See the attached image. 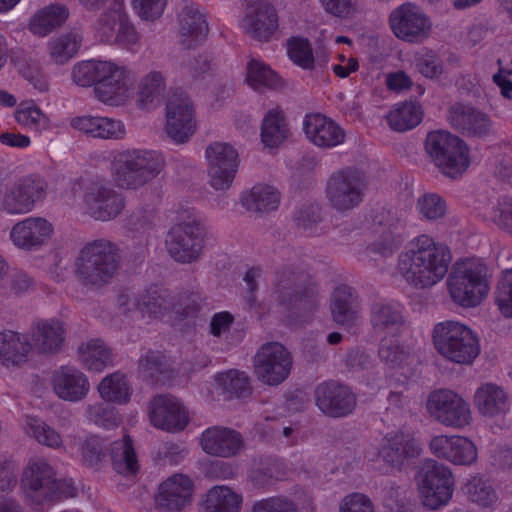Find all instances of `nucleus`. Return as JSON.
<instances>
[{"label":"nucleus","mask_w":512,"mask_h":512,"mask_svg":"<svg viewBox=\"0 0 512 512\" xmlns=\"http://www.w3.org/2000/svg\"><path fill=\"white\" fill-rule=\"evenodd\" d=\"M421 504L432 511L450 502L454 493V477L449 467L433 459L423 461L415 475Z\"/></svg>","instance_id":"obj_13"},{"label":"nucleus","mask_w":512,"mask_h":512,"mask_svg":"<svg viewBox=\"0 0 512 512\" xmlns=\"http://www.w3.org/2000/svg\"><path fill=\"white\" fill-rule=\"evenodd\" d=\"M110 458L117 473L134 475L139 469L132 440L127 435L111 444Z\"/></svg>","instance_id":"obj_47"},{"label":"nucleus","mask_w":512,"mask_h":512,"mask_svg":"<svg viewBox=\"0 0 512 512\" xmlns=\"http://www.w3.org/2000/svg\"><path fill=\"white\" fill-rule=\"evenodd\" d=\"M118 307L121 313H133V317L146 315L149 318H166L167 321L176 323L186 318H194L199 310L195 295L182 298L179 303H172L168 291L153 286L146 291L141 299L135 297L134 293L127 291L118 296Z\"/></svg>","instance_id":"obj_3"},{"label":"nucleus","mask_w":512,"mask_h":512,"mask_svg":"<svg viewBox=\"0 0 512 512\" xmlns=\"http://www.w3.org/2000/svg\"><path fill=\"white\" fill-rule=\"evenodd\" d=\"M215 383L222 394L243 397L250 391L249 378L244 372L229 370L216 375Z\"/></svg>","instance_id":"obj_55"},{"label":"nucleus","mask_w":512,"mask_h":512,"mask_svg":"<svg viewBox=\"0 0 512 512\" xmlns=\"http://www.w3.org/2000/svg\"><path fill=\"white\" fill-rule=\"evenodd\" d=\"M201 447L210 455L232 457L243 447L241 434L225 427H209L201 435Z\"/></svg>","instance_id":"obj_32"},{"label":"nucleus","mask_w":512,"mask_h":512,"mask_svg":"<svg viewBox=\"0 0 512 512\" xmlns=\"http://www.w3.org/2000/svg\"><path fill=\"white\" fill-rule=\"evenodd\" d=\"M422 119V106L414 101L396 104L387 115L390 127L400 132L415 128L421 123Z\"/></svg>","instance_id":"obj_46"},{"label":"nucleus","mask_w":512,"mask_h":512,"mask_svg":"<svg viewBox=\"0 0 512 512\" xmlns=\"http://www.w3.org/2000/svg\"><path fill=\"white\" fill-rule=\"evenodd\" d=\"M130 68L122 62L90 59L74 65L72 79L81 87L94 86L97 100L105 105L120 106L130 97Z\"/></svg>","instance_id":"obj_2"},{"label":"nucleus","mask_w":512,"mask_h":512,"mask_svg":"<svg viewBox=\"0 0 512 512\" xmlns=\"http://www.w3.org/2000/svg\"><path fill=\"white\" fill-rule=\"evenodd\" d=\"M376 216V221L379 224V239L373 242L370 249L373 253L379 254L383 257L391 255L404 240L403 227L399 221H395L390 217L389 212L383 211L381 218Z\"/></svg>","instance_id":"obj_36"},{"label":"nucleus","mask_w":512,"mask_h":512,"mask_svg":"<svg viewBox=\"0 0 512 512\" xmlns=\"http://www.w3.org/2000/svg\"><path fill=\"white\" fill-rule=\"evenodd\" d=\"M208 31L206 18L197 6H186L179 14V34L182 44L187 48L204 41Z\"/></svg>","instance_id":"obj_34"},{"label":"nucleus","mask_w":512,"mask_h":512,"mask_svg":"<svg viewBox=\"0 0 512 512\" xmlns=\"http://www.w3.org/2000/svg\"><path fill=\"white\" fill-rule=\"evenodd\" d=\"M472 401L477 413L486 419L504 418L512 408L511 394L495 382L481 383L475 389Z\"/></svg>","instance_id":"obj_23"},{"label":"nucleus","mask_w":512,"mask_h":512,"mask_svg":"<svg viewBox=\"0 0 512 512\" xmlns=\"http://www.w3.org/2000/svg\"><path fill=\"white\" fill-rule=\"evenodd\" d=\"M82 45V36L75 31H69L48 41V54L52 62L65 64L74 58Z\"/></svg>","instance_id":"obj_43"},{"label":"nucleus","mask_w":512,"mask_h":512,"mask_svg":"<svg viewBox=\"0 0 512 512\" xmlns=\"http://www.w3.org/2000/svg\"><path fill=\"white\" fill-rule=\"evenodd\" d=\"M287 53L291 61L305 70H312L315 58L310 42L301 37H292L287 43Z\"/></svg>","instance_id":"obj_59"},{"label":"nucleus","mask_w":512,"mask_h":512,"mask_svg":"<svg viewBox=\"0 0 512 512\" xmlns=\"http://www.w3.org/2000/svg\"><path fill=\"white\" fill-rule=\"evenodd\" d=\"M193 491V480L185 474L176 473L160 483L155 500L160 507L179 511L190 503Z\"/></svg>","instance_id":"obj_30"},{"label":"nucleus","mask_w":512,"mask_h":512,"mask_svg":"<svg viewBox=\"0 0 512 512\" xmlns=\"http://www.w3.org/2000/svg\"><path fill=\"white\" fill-rule=\"evenodd\" d=\"M273 307L284 314L289 326L306 321V314L317 305V295L313 288H302L296 284L294 273H282L271 295Z\"/></svg>","instance_id":"obj_10"},{"label":"nucleus","mask_w":512,"mask_h":512,"mask_svg":"<svg viewBox=\"0 0 512 512\" xmlns=\"http://www.w3.org/2000/svg\"><path fill=\"white\" fill-rule=\"evenodd\" d=\"M416 209L427 220L442 218L447 210L445 200L435 193H427L418 198Z\"/></svg>","instance_id":"obj_61"},{"label":"nucleus","mask_w":512,"mask_h":512,"mask_svg":"<svg viewBox=\"0 0 512 512\" xmlns=\"http://www.w3.org/2000/svg\"><path fill=\"white\" fill-rule=\"evenodd\" d=\"M431 453L454 465L469 466L476 462L478 450L474 442L461 435H436L429 443Z\"/></svg>","instance_id":"obj_22"},{"label":"nucleus","mask_w":512,"mask_h":512,"mask_svg":"<svg viewBox=\"0 0 512 512\" xmlns=\"http://www.w3.org/2000/svg\"><path fill=\"white\" fill-rule=\"evenodd\" d=\"M421 453V444L414 433L408 429H398L383 437L377 458L392 469H401L407 461L419 457Z\"/></svg>","instance_id":"obj_20"},{"label":"nucleus","mask_w":512,"mask_h":512,"mask_svg":"<svg viewBox=\"0 0 512 512\" xmlns=\"http://www.w3.org/2000/svg\"><path fill=\"white\" fill-rule=\"evenodd\" d=\"M50 384L58 398L68 402H79L90 390L87 376L73 366L63 365L52 372Z\"/></svg>","instance_id":"obj_28"},{"label":"nucleus","mask_w":512,"mask_h":512,"mask_svg":"<svg viewBox=\"0 0 512 512\" xmlns=\"http://www.w3.org/2000/svg\"><path fill=\"white\" fill-rule=\"evenodd\" d=\"M163 155L154 150L124 149L113 153L111 175L115 184L137 190L153 180L164 167Z\"/></svg>","instance_id":"obj_4"},{"label":"nucleus","mask_w":512,"mask_h":512,"mask_svg":"<svg viewBox=\"0 0 512 512\" xmlns=\"http://www.w3.org/2000/svg\"><path fill=\"white\" fill-rule=\"evenodd\" d=\"M118 247L107 239H97L86 244L75 263V272L85 285L100 286L109 282L117 273Z\"/></svg>","instance_id":"obj_7"},{"label":"nucleus","mask_w":512,"mask_h":512,"mask_svg":"<svg viewBox=\"0 0 512 512\" xmlns=\"http://www.w3.org/2000/svg\"><path fill=\"white\" fill-rule=\"evenodd\" d=\"M124 0H117L102 11L93 24L94 36L100 42L112 45L115 32L127 17Z\"/></svg>","instance_id":"obj_39"},{"label":"nucleus","mask_w":512,"mask_h":512,"mask_svg":"<svg viewBox=\"0 0 512 512\" xmlns=\"http://www.w3.org/2000/svg\"><path fill=\"white\" fill-rule=\"evenodd\" d=\"M208 161L209 182L216 190L231 187L238 170V152L228 143L214 142L205 152Z\"/></svg>","instance_id":"obj_21"},{"label":"nucleus","mask_w":512,"mask_h":512,"mask_svg":"<svg viewBox=\"0 0 512 512\" xmlns=\"http://www.w3.org/2000/svg\"><path fill=\"white\" fill-rule=\"evenodd\" d=\"M46 195V183L39 176L28 175L0 184V212L15 216L32 212Z\"/></svg>","instance_id":"obj_14"},{"label":"nucleus","mask_w":512,"mask_h":512,"mask_svg":"<svg viewBox=\"0 0 512 512\" xmlns=\"http://www.w3.org/2000/svg\"><path fill=\"white\" fill-rule=\"evenodd\" d=\"M24 429L28 435L44 446L58 449L63 445L60 433L37 417L27 416Z\"/></svg>","instance_id":"obj_53"},{"label":"nucleus","mask_w":512,"mask_h":512,"mask_svg":"<svg viewBox=\"0 0 512 512\" xmlns=\"http://www.w3.org/2000/svg\"><path fill=\"white\" fill-rule=\"evenodd\" d=\"M452 261L450 248L428 234L412 238L399 253L396 275L416 290L432 288L449 271Z\"/></svg>","instance_id":"obj_1"},{"label":"nucleus","mask_w":512,"mask_h":512,"mask_svg":"<svg viewBox=\"0 0 512 512\" xmlns=\"http://www.w3.org/2000/svg\"><path fill=\"white\" fill-rule=\"evenodd\" d=\"M98 392L103 400L116 404H126L132 394L126 375L119 372L106 376L100 382Z\"/></svg>","instance_id":"obj_49"},{"label":"nucleus","mask_w":512,"mask_h":512,"mask_svg":"<svg viewBox=\"0 0 512 512\" xmlns=\"http://www.w3.org/2000/svg\"><path fill=\"white\" fill-rule=\"evenodd\" d=\"M413 64L416 70L428 79L439 78L444 72L443 61L432 49L422 48L415 52Z\"/></svg>","instance_id":"obj_58"},{"label":"nucleus","mask_w":512,"mask_h":512,"mask_svg":"<svg viewBox=\"0 0 512 512\" xmlns=\"http://www.w3.org/2000/svg\"><path fill=\"white\" fill-rule=\"evenodd\" d=\"M481 216L490 220L502 229L512 233V199L504 197L490 201L480 209Z\"/></svg>","instance_id":"obj_57"},{"label":"nucleus","mask_w":512,"mask_h":512,"mask_svg":"<svg viewBox=\"0 0 512 512\" xmlns=\"http://www.w3.org/2000/svg\"><path fill=\"white\" fill-rule=\"evenodd\" d=\"M331 312L335 322L340 325L353 324L358 318V301L351 287L339 285L331 298Z\"/></svg>","instance_id":"obj_41"},{"label":"nucleus","mask_w":512,"mask_h":512,"mask_svg":"<svg viewBox=\"0 0 512 512\" xmlns=\"http://www.w3.org/2000/svg\"><path fill=\"white\" fill-rule=\"evenodd\" d=\"M242 205L252 212H270L280 203V193L273 186L257 184L241 196Z\"/></svg>","instance_id":"obj_42"},{"label":"nucleus","mask_w":512,"mask_h":512,"mask_svg":"<svg viewBox=\"0 0 512 512\" xmlns=\"http://www.w3.org/2000/svg\"><path fill=\"white\" fill-rule=\"evenodd\" d=\"M166 82L160 71H150L144 75L138 84V100L142 107H148L159 102L165 92Z\"/></svg>","instance_id":"obj_51"},{"label":"nucleus","mask_w":512,"mask_h":512,"mask_svg":"<svg viewBox=\"0 0 512 512\" xmlns=\"http://www.w3.org/2000/svg\"><path fill=\"white\" fill-rule=\"evenodd\" d=\"M447 120L454 129L467 135H486L491 126L485 113L463 103H455L449 108Z\"/></svg>","instance_id":"obj_31"},{"label":"nucleus","mask_w":512,"mask_h":512,"mask_svg":"<svg viewBox=\"0 0 512 512\" xmlns=\"http://www.w3.org/2000/svg\"><path fill=\"white\" fill-rule=\"evenodd\" d=\"M152 425L167 432H179L189 422L188 412L182 403L171 395H158L153 398L149 408Z\"/></svg>","instance_id":"obj_24"},{"label":"nucleus","mask_w":512,"mask_h":512,"mask_svg":"<svg viewBox=\"0 0 512 512\" xmlns=\"http://www.w3.org/2000/svg\"><path fill=\"white\" fill-rule=\"evenodd\" d=\"M495 303L501 314L512 317V269L504 273L498 285Z\"/></svg>","instance_id":"obj_63"},{"label":"nucleus","mask_w":512,"mask_h":512,"mask_svg":"<svg viewBox=\"0 0 512 512\" xmlns=\"http://www.w3.org/2000/svg\"><path fill=\"white\" fill-rule=\"evenodd\" d=\"M426 411L438 423L454 429H463L473 422L470 404L450 389L432 391L426 400Z\"/></svg>","instance_id":"obj_15"},{"label":"nucleus","mask_w":512,"mask_h":512,"mask_svg":"<svg viewBox=\"0 0 512 512\" xmlns=\"http://www.w3.org/2000/svg\"><path fill=\"white\" fill-rule=\"evenodd\" d=\"M54 230L53 223L46 218L30 216L12 227L10 238L16 247L32 251L48 244Z\"/></svg>","instance_id":"obj_25"},{"label":"nucleus","mask_w":512,"mask_h":512,"mask_svg":"<svg viewBox=\"0 0 512 512\" xmlns=\"http://www.w3.org/2000/svg\"><path fill=\"white\" fill-rule=\"evenodd\" d=\"M289 136V129L283 112L271 109L263 119L261 139L266 147L274 148L283 143Z\"/></svg>","instance_id":"obj_48"},{"label":"nucleus","mask_w":512,"mask_h":512,"mask_svg":"<svg viewBox=\"0 0 512 512\" xmlns=\"http://www.w3.org/2000/svg\"><path fill=\"white\" fill-rule=\"evenodd\" d=\"M139 373L155 383L165 385L170 379L165 357L160 352L149 351L139 361Z\"/></svg>","instance_id":"obj_54"},{"label":"nucleus","mask_w":512,"mask_h":512,"mask_svg":"<svg viewBox=\"0 0 512 512\" xmlns=\"http://www.w3.org/2000/svg\"><path fill=\"white\" fill-rule=\"evenodd\" d=\"M242 498L227 486H214L202 502V512H240Z\"/></svg>","instance_id":"obj_44"},{"label":"nucleus","mask_w":512,"mask_h":512,"mask_svg":"<svg viewBox=\"0 0 512 512\" xmlns=\"http://www.w3.org/2000/svg\"><path fill=\"white\" fill-rule=\"evenodd\" d=\"M32 339L39 352H56L64 341V325L56 319L39 320L34 325Z\"/></svg>","instance_id":"obj_40"},{"label":"nucleus","mask_w":512,"mask_h":512,"mask_svg":"<svg viewBox=\"0 0 512 512\" xmlns=\"http://www.w3.org/2000/svg\"><path fill=\"white\" fill-rule=\"evenodd\" d=\"M54 476L55 472L46 460H31L23 473L22 488L27 496L39 492L47 498Z\"/></svg>","instance_id":"obj_38"},{"label":"nucleus","mask_w":512,"mask_h":512,"mask_svg":"<svg viewBox=\"0 0 512 512\" xmlns=\"http://www.w3.org/2000/svg\"><path fill=\"white\" fill-rule=\"evenodd\" d=\"M105 441L98 436H89L79 444V452L83 462L88 466H96L105 457Z\"/></svg>","instance_id":"obj_62"},{"label":"nucleus","mask_w":512,"mask_h":512,"mask_svg":"<svg viewBox=\"0 0 512 512\" xmlns=\"http://www.w3.org/2000/svg\"><path fill=\"white\" fill-rule=\"evenodd\" d=\"M69 17L66 5L55 3L47 5L34 13L29 22L28 30L35 36L46 37L52 31L62 26Z\"/></svg>","instance_id":"obj_37"},{"label":"nucleus","mask_w":512,"mask_h":512,"mask_svg":"<svg viewBox=\"0 0 512 512\" xmlns=\"http://www.w3.org/2000/svg\"><path fill=\"white\" fill-rule=\"evenodd\" d=\"M303 131L306 138L315 146L331 149L345 141V131L331 118L320 114H307L303 120Z\"/></svg>","instance_id":"obj_26"},{"label":"nucleus","mask_w":512,"mask_h":512,"mask_svg":"<svg viewBox=\"0 0 512 512\" xmlns=\"http://www.w3.org/2000/svg\"><path fill=\"white\" fill-rule=\"evenodd\" d=\"M252 512H298L295 504L286 497H269L257 501Z\"/></svg>","instance_id":"obj_64"},{"label":"nucleus","mask_w":512,"mask_h":512,"mask_svg":"<svg viewBox=\"0 0 512 512\" xmlns=\"http://www.w3.org/2000/svg\"><path fill=\"white\" fill-rule=\"evenodd\" d=\"M366 191L364 175L352 168L333 173L327 181L326 198L338 211H348L359 206Z\"/></svg>","instance_id":"obj_16"},{"label":"nucleus","mask_w":512,"mask_h":512,"mask_svg":"<svg viewBox=\"0 0 512 512\" xmlns=\"http://www.w3.org/2000/svg\"><path fill=\"white\" fill-rule=\"evenodd\" d=\"M82 365L95 372L103 371L112 362V352L101 339H91L78 349Z\"/></svg>","instance_id":"obj_45"},{"label":"nucleus","mask_w":512,"mask_h":512,"mask_svg":"<svg viewBox=\"0 0 512 512\" xmlns=\"http://www.w3.org/2000/svg\"><path fill=\"white\" fill-rule=\"evenodd\" d=\"M32 344L27 335L14 331L0 333V364L6 367L20 366L27 361Z\"/></svg>","instance_id":"obj_35"},{"label":"nucleus","mask_w":512,"mask_h":512,"mask_svg":"<svg viewBox=\"0 0 512 512\" xmlns=\"http://www.w3.org/2000/svg\"><path fill=\"white\" fill-rule=\"evenodd\" d=\"M16 122L32 131L42 132L51 129L49 117L32 101L21 102L15 110Z\"/></svg>","instance_id":"obj_50"},{"label":"nucleus","mask_w":512,"mask_h":512,"mask_svg":"<svg viewBox=\"0 0 512 512\" xmlns=\"http://www.w3.org/2000/svg\"><path fill=\"white\" fill-rule=\"evenodd\" d=\"M393 34L409 43H420L428 38L431 22L423 10L412 3H404L395 8L389 16Z\"/></svg>","instance_id":"obj_17"},{"label":"nucleus","mask_w":512,"mask_h":512,"mask_svg":"<svg viewBox=\"0 0 512 512\" xmlns=\"http://www.w3.org/2000/svg\"><path fill=\"white\" fill-rule=\"evenodd\" d=\"M371 323L377 333L386 336L381 340L380 359L388 366L403 364L409 356L408 351L399 345L396 336L403 326V307L398 302L375 304L371 312Z\"/></svg>","instance_id":"obj_9"},{"label":"nucleus","mask_w":512,"mask_h":512,"mask_svg":"<svg viewBox=\"0 0 512 512\" xmlns=\"http://www.w3.org/2000/svg\"><path fill=\"white\" fill-rule=\"evenodd\" d=\"M71 194L72 204L80 205L95 220L114 219L125 208L124 196L99 180L81 178L72 184Z\"/></svg>","instance_id":"obj_8"},{"label":"nucleus","mask_w":512,"mask_h":512,"mask_svg":"<svg viewBox=\"0 0 512 512\" xmlns=\"http://www.w3.org/2000/svg\"><path fill=\"white\" fill-rule=\"evenodd\" d=\"M315 399L318 408L331 417L348 415L356 404L355 396L350 389L333 381L318 385Z\"/></svg>","instance_id":"obj_27"},{"label":"nucleus","mask_w":512,"mask_h":512,"mask_svg":"<svg viewBox=\"0 0 512 512\" xmlns=\"http://www.w3.org/2000/svg\"><path fill=\"white\" fill-rule=\"evenodd\" d=\"M463 492L470 501L482 507L491 506L497 500L495 490L479 475H473L467 479Z\"/></svg>","instance_id":"obj_56"},{"label":"nucleus","mask_w":512,"mask_h":512,"mask_svg":"<svg viewBox=\"0 0 512 512\" xmlns=\"http://www.w3.org/2000/svg\"><path fill=\"white\" fill-rule=\"evenodd\" d=\"M432 343L444 359L460 365L472 364L481 352L476 332L460 321L437 323L432 330Z\"/></svg>","instance_id":"obj_6"},{"label":"nucleus","mask_w":512,"mask_h":512,"mask_svg":"<svg viewBox=\"0 0 512 512\" xmlns=\"http://www.w3.org/2000/svg\"><path fill=\"white\" fill-rule=\"evenodd\" d=\"M489 282L490 274L484 260L469 257L454 264L447 289L454 303L463 308H474L487 297Z\"/></svg>","instance_id":"obj_5"},{"label":"nucleus","mask_w":512,"mask_h":512,"mask_svg":"<svg viewBox=\"0 0 512 512\" xmlns=\"http://www.w3.org/2000/svg\"><path fill=\"white\" fill-rule=\"evenodd\" d=\"M248 9L241 21V27L258 40H267L278 28L275 8L265 1L247 0Z\"/></svg>","instance_id":"obj_29"},{"label":"nucleus","mask_w":512,"mask_h":512,"mask_svg":"<svg viewBox=\"0 0 512 512\" xmlns=\"http://www.w3.org/2000/svg\"><path fill=\"white\" fill-rule=\"evenodd\" d=\"M425 150L435 166L446 176H461L470 166L466 143L447 131H432L425 141Z\"/></svg>","instance_id":"obj_12"},{"label":"nucleus","mask_w":512,"mask_h":512,"mask_svg":"<svg viewBox=\"0 0 512 512\" xmlns=\"http://www.w3.org/2000/svg\"><path fill=\"white\" fill-rule=\"evenodd\" d=\"M292 358L287 349L278 342L261 346L255 356V372L265 384L278 385L289 375Z\"/></svg>","instance_id":"obj_19"},{"label":"nucleus","mask_w":512,"mask_h":512,"mask_svg":"<svg viewBox=\"0 0 512 512\" xmlns=\"http://www.w3.org/2000/svg\"><path fill=\"white\" fill-rule=\"evenodd\" d=\"M196 130L194 106L183 91H172L166 105V131L176 143L186 142Z\"/></svg>","instance_id":"obj_18"},{"label":"nucleus","mask_w":512,"mask_h":512,"mask_svg":"<svg viewBox=\"0 0 512 512\" xmlns=\"http://www.w3.org/2000/svg\"><path fill=\"white\" fill-rule=\"evenodd\" d=\"M70 124L73 129L93 138L119 140L126 134L121 120L106 116H78Z\"/></svg>","instance_id":"obj_33"},{"label":"nucleus","mask_w":512,"mask_h":512,"mask_svg":"<svg viewBox=\"0 0 512 512\" xmlns=\"http://www.w3.org/2000/svg\"><path fill=\"white\" fill-rule=\"evenodd\" d=\"M246 80L248 85L255 90L276 89L282 86L279 76L265 63L255 59L248 63Z\"/></svg>","instance_id":"obj_52"},{"label":"nucleus","mask_w":512,"mask_h":512,"mask_svg":"<svg viewBox=\"0 0 512 512\" xmlns=\"http://www.w3.org/2000/svg\"><path fill=\"white\" fill-rule=\"evenodd\" d=\"M86 418L95 425L107 429L117 427L121 422L117 410L104 403L89 405L86 408Z\"/></svg>","instance_id":"obj_60"},{"label":"nucleus","mask_w":512,"mask_h":512,"mask_svg":"<svg viewBox=\"0 0 512 512\" xmlns=\"http://www.w3.org/2000/svg\"><path fill=\"white\" fill-rule=\"evenodd\" d=\"M205 228L200 217L190 210L179 214V222L169 230L166 248L175 261L191 263L199 258L204 248Z\"/></svg>","instance_id":"obj_11"}]
</instances>
